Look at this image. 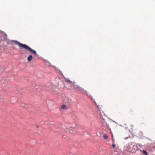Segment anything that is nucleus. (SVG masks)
I'll list each match as a JSON object with an SVG mask.
<instances>
[{
    "label": "nucleus",
    "instance_id": "5",
    "mask_svg": "<svg viewBox=\"0 0 155 155\" xmlns=\"http://www.w3.org/2000/svg\"><path fill=\"white\" fill-rule=\"evenodd\" d=\"M32 56L31 55H30L27 58V59L28 61H30L32 58Z\"/></svg>",
    "mask_w": 155,
    "mask_h": 155
},
{
    "label": "nucleus",
    "instance_id": "6",
    "mask_svg": "<svg viewBox=\"0 0 155 155\" xmlns=\"http://www.w3.org/2000/svg\"><path fill=\"white\" fill-rule=\"evenodd\" d=\"M103 137L105 139H107L108 137L107 134H104L103 136Z\"/></svg>",
    "mask_w": 155,
    "mask_h": 155
},
{
    "label": "nucleus",
    "instance_id": "12",
    "mask_svg": "<svg viewBox=\"0 0 155 155\" xmlns=\"http://www.w3.org/2000/svg\"><path fill=\"white\" fill-rule=\"evenodd\" d=\"M37 127H38V126H37Z\"/></svg>",
    "mask_w": 155,
    "mask_h": 155
},
{
    "label": "nucleus",
    "instance_id": "4",
    "mask_svg": "<svg viewBox=\"0 0 155 155\" xmlns=\"http://www.w3.org/2000/svg\"><path fill=\"white\" fill-rule=\"evenodd\" d=\"M137 150V145H133L132 147L131 152L132 153H135Z\"/></svg>",
    "mask_w": 155,
    "mask_h": 155
},
{
    "label": "nucleus",
    "instance_id": "2",
    "mask_svg": "<svg viewBox=\"0 0 155 155\" xmlns=\"http://www.w3.org/2000/svg\"><path fill=\"white\" fill-rule=\"evenodd\" d=\"M133 145V144L132 143H129L127 146V148H126V150L127 151L131 152V150H132V146Z\"/></svg>",
    "mask_w": 155,
    "mask_h": 155
},
{
    "label": "nucleus",
    "instance_id": "11",
    "mask_svg": "<svg viewBox=\"0 0 155 155\" xmlns=\"http://www.w3.org/2000/svg\"><path fill=\"white\" fill-rule=\"evenodd\" d=\"M128 137H126L125 138V139H127L128 138Z\"/></svg>",
    "mask_w": 155,
    "mask_h": 155
},
{
    "label": "nucleus",
    "instance_id": "7",
    "mask_svg": "<svg viewBox=\"0 0 155 155\" xmlns=\"http://www.w3.org/2000/svg\"><path fill=\"white\" fill-rule=\"evenodd\" d=\"M61 108H63L65 110L67 109V107L65 105L63 104L62 105Z\"/></svg>",
    "mask_w": 155,
    "mask_h": 155
},
{
    "label": "nucleus",
    "instance_id": "10",
    "mask_svg": "<svg viewBox=\"0 0 155 155\" xmlns=\"http://www.w3.org/2000/svg\"><path fill=\"white\" fill-rule=\"evenodd\" d=\"M112 146L113 148H115L116 147V145L115 144H113L112 145Z\"/></svg>",
    "mask_w": 155,
    "mask_h": 155
},
{
    "label": "nucleus",
    "instance_id": "9",
    "mask_svg": "<svg viewBox=\"0 0 155 155\" xmlns=\"http://www.w3.org/2000/svg\"><path fill=\"white\" fill-rule=\"evenodd\" d=\"M90 98L92 101H93V102H94L95 104H96V103L95 102V101L94 99L93 98V97H90Z\"/></svg>",
    "mask_w": 155,
    "mask_h": 155
},
{
    "label": "nucleus",
    "instance_id": "3",
    "mask_svg": "<svg viewBox=\"0 0 155 155\" xmlns=\"http://www.w3.org/2000/svg\"><path fill=\"white\" fill-rule=\"evenodd\" d=\"M65 80L68 83L70 84L71 85V86H75L74 84L75 82L71 81L68 78H65Z\"/></svg>",
    "mask_w": 155,
    "mask_h": 155
},
{
    "label": "nucleus",
    "instance_id": "1",
    "mask_svg": "<svg viewBox=\"0 0 155 155\" xmlns=\"http://www.w3.org/2000/svg\"><path fill=\"white\" fill-rule=\"evenodd\" d=\"M15 41L18 43V45L19 47H21L23 48H25V49L29 51L33 54L35 55H37L36 51L35 50L32 49L31 48H30L27 45L25 44H22L19 42H17V41Z\"/></svg>",
    "mask_w": 155,
    "mask_h": 155
},
{
    "label": "nucleus",
    "instance_id": "8",
    "mask_svg": "<svg viewBox=\"0 0 155 155\" xmlns=\"http://www.w3.org/2000/svg\"><path fill=\"white\" fill-rule=\"evenodd\" d=\"M143 154H145V155H148L147 153V151L145 150H143Z\"/></svg>",
    "mask_w": 155,
    "mask_h": 155
}]
</instances>
